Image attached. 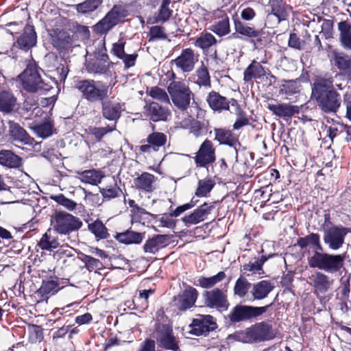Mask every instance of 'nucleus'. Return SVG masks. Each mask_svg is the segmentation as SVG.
<instances>
[{"label":"nucleus","mask_w":351,"mask_h":351,"mask_svg":"<svg viewBox=\"0 0 351 351\" xmlns=\"http://www.w3.org/2000/svg\"><path fill=\"white\" fill-rule=\"evenodd\" d=\"M333 82L332 77H319L315 80L312 88V97L326 113H336L341 104V95L335 90Z\"/></svg>","instance_id":"1"},{"label":"nucleus","mask_w":351,"mask_h":351,"mask_svg":"<svg viewBox=\"0 0 351 351\" xmlns=\"http://www.w3.org/2000/svg\"><path fill=\"white\" fill-rule=\"evenodd\" d=\"M155 330V338L159 348L172 351L179 350V341L174 335L172 323L162 309L157 312Z\"/></svg>","instance_id":"2"},{"label":"nucleus","mask_w":351,"mask_h":351,"mask_svg":"<svg viewBox=\"0 0 351 351\" xmlns=\"http://www.w3.org/2000/svg\"><path fill=\"white\" fill-rule=\"evenodd\" d=\"M41 71L43 70L34 60L29 62L25 69L19 75L25 90L28 93L43 94L52 89V86L41 78Z\"/></svg>","instance_id":"3"},{"label":"nucleus","mask_w":351,"mask_h":351,"mask_svg":"<svg viewBox=\"0 0 351 351\" xmlns=\"http://www.w3.org/2000/svg\"><path fill=\"white\" fill-rule=\"evenodd\" d=\"M346 253L332 254L314 250L307 258L311 268H316L328 273H335L343 267Z\"/></svg>","instance_id":"4"},{"label":"nucleus","mask_w":351,"mask_h":351,"mask_svg":"<svg viewBox=\"0 0 351 351\" xmlns=\"http://www.w3.org/2000/svg\"><path fill=\"white\" fill-rule=\"evenodd\" d=\"M76 88L82 97L90 102L101 101L108 98L109 87L100 81L83 80L77 82Z\"/></svg>","instance_id":"5"},{"label":"nucleus","mask_w":351,"mask_h":351,"mask_svg":"<svg viewBox=\"0 0 351 351\" xmlns=\"http://www.w3.org/2000/svg\"><path fill=\"white\" fill-rule=\"evenodd\" d=\"M173 104L178 109L186 110L193 99V93L189 86L181 81H172L167 87Z\"/></svg>","instance_id":"6"},{"label":"nucleus","mask_w":351,"mask_h":351,"mask_svg":"<svg viewBox=\"0 0 351 351\" xmlns=\"http://www.w3.org/2000/svg\"><path fill=\"white\" fill-rule=\"evenodd\" d=\"M127 11L121 5H114L110 11L93 27V32L99 35H105L115 27L124 17Z\"/></svg>","instance_id":"7"},{"label":"nucleus","mask_w":351,"mask_h":351,"mask_svg":"<svg viewBox=\"0 0 351 351\" xmlns=\"http://www.w3.org/2000/svg\"><path fill=\"white\" fill-rule=\"evenodd\" d=\"M82 226V221L76 217L64 212H58L54 217V231L68 234L79 230Z\"/></svg>","instance_id":"8"},{"label":"nucleus","mask_w":351,"mask_h":351,"mask_svg":"<svg viewBox=\"0 0 351 351\" xmlns=\"http://www.w3.org/2000/svg\"><path fill=\"white\" fill-rule=\"evenodd\" d=\"M270 306H271V304L265 306L237 305L232 309L229 318L232 322H240L250 319L265 313Z\"/></svg>","instance_id":"9"},{"label":"nucleus","mask_w":351,"mask_h":351,"mask_svg":"<svg viewBox=\"0 0 351 351\" xmlns=\"http://www.w3.org/2000/svg\"><path fill=\"white\" fill-rule=\"evenodd\" d=\"M202 298L204 305L210 308L226 311L230 305L226 291L219 288L204 291L202 293Z\"/></svg>","instance_id":"10"},{"label":"nucleus","mask_w":351,"mask_h":351,"mask_svg":"<svg viewBox=\"0 0 351 351\" xmlns=\"http://www.w3.org/2000/svg\"><path fill=\"white\" fill-rule=\"evenodd\" d=\"M349 230L342 226H333L324 231V241L332 250L340 249Z\"/></svg>","instance_id":"11"},{"label":"nucleus","mask_w":351,"mask_h":351,"mask_svg":"<svg viewBox=\"0 0 351 351\" xmlns=\"http://www.w3.org/2000/svg\"><path fill=\"white\" fill-rule=\"evenodd\" d=\"M334 280L329 276L320 271H314L308 277V284L313 287V293L319 297L320 295L325 294L332 287Z\"/></svg>","instance_id":"12"},{"label":"nucleus","mask_w":351,"mask_h":351,"mask_svg":"<svg viewBox=\"0 0 351 351\" xmlns=\"http://www.w3.org/2000/svg\"><path fill=\"white\" fill-rule=\"evenodd\" d=\"M191 333L197 336L207 335L209 332L215 330L217 324L214 317L210 315H199L190 325Z\"/></svg>","instance_id":"13"},{"label":"nucleus","mask_w":351,"mask_h":351,"mask_svg":"<svg viewBox=\"0 0 351 351\" xmlns=\"http://www.w3.org/2000/svg\"><path fill=\"white\" fill-rule=\"evenodd\" d=\"M197 297L198 292L196 289L188 287L173 298V305L179 311H186L195 306Z\"/></svg>","instance_id":"14"},{"label":"nucleus","mask_w":351,"mask_h":351,"mask_svg":"<svg viewBox=\"0 0 351 351\" xmlns=\"http://www.w3.org/2000/svg\"><path fill=\"white\" fill-rule=\"evenodd\" d=\"M197 61L198 56L190 48L183 49L180 55L172 60L177 68L184 73L192 71Z\"/></svg>","instance_id":"15"},{"label":"nucleus","mask_w":351,"mask_h":351,"mask_svg":"<svg viewBox=\"0 0 351 351\" xmlns=\"http://www.w3.org/2000/svg\"><path fill=\"white\" fill-rule=\"evenodd\" d=\"M206 101L209 107L214 111L221 112L223 110H229V106L238 107V102L234 99H228L216 91H211L206 97Z\"/></svg>","instance_id":"16"},{"label":"nucleus","mask_w":351,"mask_h":351,"mask_svg":"<svg viewBox=\"0 0 351 351\" xmlns=\"http://www.w3.org/2000/svg\"><path fill=\"white\" fill-rule=\"evenodd\" d=\"M215 202L204 203L197 209L194 210L193 213L189 215H185L182 219V221L186 226L197 224L204 221L208 215L211 213L214 208Z\"/></svg>","instance_id":"17"},{"label":"nucleus","mask_w":351,"mask_h":351,"mask_svg":"<svg viewBox=\"0 0 351 351\" xmlns=\"http://www.w3.org/2000/svg\"><path fill=\"white\" fill-rule=\"evenodd\" d=\"M197 166L205 167L215 160V149L213 143L206 140L201 145L195 158Z\"/></svg>","instance_id":"18"},{"label":"nucleus","mask_w":351,"mask_h":351,"mask_svg":"<svg viewBox=\"0 0 351 351\" xmlns=\"http://www.w3.org/2000/svg\"><path fill=\"white\" fill-rule=\"evenodd\" d=\"M270 330V326L265 322L257 324L246 330V341L254 343L269 339Z\"/></svg>","instance_id":"19"},{"label":"nucleus","mask_w":351,"mask_h":351,"mask_svg":"<svg viewBox=\"0 0 351 351\" xmlns=\"http://www.w3.org/2000/svg\"><path fill=\"white\" fill-rule=\"evenodd\" d=\"M8 135L10 140L20 143L23 145L32 144L33 139L30 137L26 130L18 123L12 120H9L8 121Z\"/></svg>","instance_id":"20"},{"label":"nucleus","mask_w":351,"mask_h":351,"mask_svg":"<svg viewBox=\"0 0 351 351\" xmlns=\"http://www.w3.org/2000/svg\"><path fill=\"white\" fill-rule=\"evenodd\" d=\"M101 101L102 116L109 121H117L124 110L123 105L119 101L111 99H104Z\"/></svg>","instance_id":"21"},{"label":"nucleus","mask_w":351,"mask_h":351,"mask_svg":"<svg viewBox=\"0 0 351 351\" xmlns=\"http://www.w3.org/2000/svg\"><path fill=\"white\" fill-rule=\"evenodd\" d=\"M234 27L235 33L231 35V37L237 38V34L248 38H256L258 42L262 40L260 37L263 34V29L255 28L254 26H250L241 21L239 19L234 20Z\"/></svg>","instance_id":"22"},{"label":"nucleus","mask_w":351,"mask_h":351,"mask_svg":"<svg viewBox=\"0 0 351 351\" xmlns=\"http://www.w3.org/2000/svg\"><path fill=\"white\" fill-rule=\"evenodd\" d=\"M37 43V35L32 25H26L23 33L16 40V45L21 49L27 51L34 47Z\"/></svg>","instance_id":"23"},{"label":"nucleus","mask_w":351,"mask_h":351,"mask_svg":"<svg viewBox=\"0 0 351 351\" xmlns=\"http://www.w3.org/2000/svg\"><path fill=\"white\" fill-rule=\"evenodd\" d=\"M267 108L274 114L285 119L291 118L294 114L299 113L300 111L298 106L285 103H269Z\"/></svg>","instance_id":"24"},{"label":"nucleus","mask_w":351,"mask_h":351,"mask_svg":"<svg viewBox=\"0 0 351 351\" xmlns=\"http://www.w3.org/2000/svg\"><path fill=\"white\" fill-rule=\"evenodd\" d=\"M197 202V201H194L193 198H192L190 202L177 207L176 209H175L171 214H163L160 218L159 226L169 228H173L176 225V223L175 221L172 219V217H178L184 211L194 207Z\"/></svg>","instance_id":"25"},{"label":"nucleus","mask_w":351,"mask_h":351,"mask_svg":"<svg viewBox=\"0 0 351 351\" xmlns=\"http://www.w3.org/2000/svg\"><path fill=\"white\" fill-rule=\"evenodd\" d=\"M274 288V286L272 283L266 280L253 284L250 291L252 297L249 298V300H260L265 299Z\"/></svg>","instance_id":"26"},{"label":"nucleus","mask_w":351,"mask_h":351,"mask_svg":"<svg viewBox=\"0 0 351 351\" xmlns=\"http://www.w3.org/2000/svg\"><path fill=\"white\" fill-rule=\"evenodd\" d=\"M332 54L335 65L351 79V56L337 50H334Z\"/></svg>","instance_id":"27"},{"label":"nucleus","mask_w":351,"mask_h":351,"mask_svg":"<svg viewBox=\"0 0 351 351\" xmlns=\"http://www.w3.org/2000/svg\"><path fill=\"white\" fill-rule=\"evenodd\" d=\"M337 29L341 46L346 50L351 51V22L348 20L339 22Z\"/></svg>","instance_id":"28"},{"label":"nucleus","mask_w":351,"mask_h":351,"mask_svg":"<svg viewBox=\"0 0 351 351\" xmlns=\"http://www.w3.org/2000/svg\"><path fill=\"white\" fill-rule=\"evenodd\" d=\"M17 99L11 90L0 91V112L3 114L11 113L16 107Z\"/></svg>","instance_id":"29"},{"label":"nucleus","mask_w":351,"mask_h":351,"mask_svg":"<svg viewBox=\"0 0 351 351\" xmlns=\"http://www.w3.org/2000/svg\"><path fill=\"white\" fill-rule=\"evenodd\" d=\"M0 165L10 169L22 166V158L13 152L7 149L0 151Z\"/></svg>","instance_id":"30"},{"label":"nucleus","mask_w":351,"mask_h":351,"mask_svg":"<svg viewBox=\"0 0 351 351\" xmlns=\"http://www.w3.org/2000/svg\"><path fill=\"white\" fill-rule=\"evenodd\" d=\"M266 71L265 68L255 60L245 69L243 80L245 82H251L252 79L261 78L265 76Z\"/></svg>","instance_id":"31"},{"label":"nucleus","mask_w":351,"mask_h":351,"mask_svg":"<svg viewBox=\"0 0 351 351\" xmlns=\"http://www.w3.org/2000/svg\"><path fill=\"white\" fill-rule=\"evenodd\" d=\"M215 140L218 141L220 144L228 145L234 148L236 154H237L236 145L239 144L238 139L235 138L232 132L229 130L226 129H215Z\"/></svg>","instance_id":"32"},{"label":"nucleus","mask_w":351,"mask_h":351,"mask_svg":"<svg viewBox=\"0 0 351 351\" xmlns=\"http://www.w3.org/2000/svg\"><path fill=\"white\" fill-rule=\"evenodd\" d=\"M38 246L43 250L51 251L59 247L60 243L54 232L49 229L38 242Z\"/></svg>","instance_id":"33"},{"label":"nucleus","mask_w":351,"mask_h":351,"mask_svg":"<svg viewBox=\"0 0 351 351\" xmlns=\"http://www.w3.org/2000/svg\"><path fill=\"white\" fill-rule=\"evenodd\" d=\"M210 30L219 36H224L230 32V19L227 14L218 18V20L210 27Z\"/></svg>","instance_id":"34"},{"label":"nucleus","mask_w":351,"mask_h":351,"mask_svg":"<svg viewBox=\"0 0 351 351\" xmlns=\"http://www.w3.org/2000/svg\"><path fill=\"white\" fill-rule=\"evenodd\" d=\"M269 4L271 9V14L278 18V23L286 20L289 7L283 2V0H269Z\"/></svg>","instance_id":"35"},{"label":"nucleus","mask_w":351,"mask_h":351,"mask_svg":"<svg viewBox=\"0 0 351 351\" xmlns=\"http://www.w3.org/2000/svg\"><path fill=\"white\" fill-rule=\"evenodd\" d=\"M252 285L244 277H239L235 282L233 292L234 295L239 298H247L249 300Z\"/></svg>","instance_id":"36"},{"label":"nucleus","mask_w":351,"mask_h":351,"mask_svg":"<svg viewBox=\"0 0 351 351\" xmlns=\"http://www.w3.org/2000/svg\"><path fill=\"white\" fill-rule=\"evenodd\" d=\"M297 245L301 249L306 248L307 246H311L315 247V250H323V247L320 242V236L317 233H311L304 237L298 238Z\"/></svg>","instance_id":"37"},{"label":"nucleus","mask_w":351,"mask_h":351,"mask_svg":"<svg viewBox=\"0 0 351 351\" xmlns=\"http://www.w3.org/2000/svg\"><path fill=\"white\" fill-rule=\"evenodd\" d=\"M58 284L55 280L43 281L41 287L37 291L38 295L40 296V300H47L48 298L54 295L58 291Z\"/></svg>","instance_id":"38"},{"label":"nucleus","mask_w":351,"mask_h":351,"mask_svg":"<svg viewBox=\"0 0 351 351\" xmlns=\"http://www.w3.org/2000/svg\"><path fill=\"white\" fill-rule=\"evenodd\" d=\"M104 174L102 171L95 169L86 170L80 173L82 182L92 185H97L101 182Z\"/></svg>","instance_id":"39"},{"label":"nucleus","mask_w":351,"mask_h":351,"mask_svg":"<svg viewBox=\"0 0 351 351\" xmlns=\"http://www.w3.org/2000/svg\"><path fill=\"white\" fill-rule=\"evenodd\" d=\"M226 277L224 271H219L211 277L201 276L198 278V283L200 287L204 289H210L219 282L223 281Z\"/></svg>","instance_id":"40"},{"label":"nucleus","mask_w":351,"mask_h":351,"mask_svg":"<svg viewBox=\"0 0 351 351\" xmlns=\"http://www.w3.org/2000/svg\"><path fill=\"white\" fill-rule=\"evenodd\" d=\"M116 239L120 243L125 244L140 243L143 240L141 234L127 230L123 232L117 234Z\"/></svg>","instance_id":"41"},{"label":"nucleus","mask_w":351,"mask_h":351,"mask_svg":"<svg viewBox=\"0 0 351 351\" xmlns=\"http://www.w3.org/2000/svg\"><path fill=\"white\" fill-rule=\"evenodd\" d=\"M154 177L148 173H143L134 180V184L138 189L146 192L152 191Z\"/></svg>","instance_id":"42"},{"label":"nucleus","mask_w":351,"mask_h":351,"mask_svg":"<svg viewBox=\"0 0 351 351\" xmlns=\"http://www.w3.org/2000/svg\"><path fill=\"white\" fill-rule=\"evenodd\" d=\"M88 230L95 235L97 240L107 239L109 237L108 230L100 220H95L88 226Z\"/></svg>","instance_id":"43"},{"label":"nucleus","mask_w":351,"mask_h":351,"mask_svg":"<svg viewBox=\"0 0 351 351\" xmlns=\"http://www.w3.org/2000/svg\"><path fill=\"white\" fill-rule=\"evenodd\" d=\"M86 70L90 73L104 74L108 71V65L106 62L101 60H93L87 63Z\"/></svg>","instance_id":"44"},{"label":"nucleus","mask_w":351,"mask_h":351,"mask_svg":"<svg viewBox=\"0 0 351 351\" xmlns=\"http://www.w3.org/2000/svg\"><path fill=\"white\" fill-rule=\"evenodd\" d=\"M101 4L100 0H86L75 5L74 7L78 13L84 14L95 11Z\"/></svg>","instance_id":"45"},{"label":"nucleus","mask_w":351,"mask_h":351,"mask_svg":"<svg viewBox=\"0 0 351 351\" xmlns=\"http://www.w3.org/2000/svg\"><path fill=\"white\" fill-rule=\"evenodd\" d=\"M265 261L266 258L263 257L261 259L256 260L254 263L250 262L249 263L245 264L243 265L241 271L243 274L247 276H250L247 272L261 274L263 270L262 266Z\"/></svg>","instance_id":"46"},{"label":"nucleus","mask_w":351,"mask_h":351,"mask_svg":"<svg viewBox=\"0 0 351 351\" xmlns=\"http://www.w3.org/2000/svg\"><path fill=\"white\" fill-rule=\"evenodd\" d=\"M217 43L216 38L210 33H205L198 37L195 41V46L201 49H208Z\"/></svg>","instance_id":"47"},{"label":"nucleus","mask_w":351,"mask_h":351,"mask_svg":"<svg viewBox=\"0 0 351 351\" xmlns=\"http://www.w3.org/2000/svg\"><path fill=\"white\" fill-rule=\"evenodd\" d=\"M300 80H282L280 92L286 95H293L299 91Z\"/></svg>","instance_id":"48"},{"label":"nucleus","mask_w":351,"mask_h":351,"mask_svg":"<svg viewBox=\"0 0 351 351\" xmlns=\"http://www.w3.org/2000/svg\"><path fill=\"white\" fill-rule=\"evenodd\" d=\"M215 186V182L210 179H203L198 182V187L195 195L198 197L206 196Z\"/></svg>","instance_id":"49"},{"label":"nucleus","mask_w":351,"mask_h":351,"mask_svg":"<svg viewBox=\"0 0 351 351\" xmlns=\"http://www.w3.org/2000/svg\"><path fill=\"white\" fill-rule=\"evenodd\" d=\"M53 124L50 121H45L34 127V132L43 138L50 136L53 133Z\"/></svg>","instance_id":"50"},{"label":"nucleus","mask_w":351,"mask_h":351,"mask_svg":"<svg viewBox=\"0 0 351 351\" xmlns=\"http://www.w3.org/2000/svg\"><path fill=\"white\" fill-rule=\"evenodd\" d=\"M21 110L26 112L37 110L36 113L39 112L41 109L38 107V98L35 96L25 97Z\"/></svg>","instance_id":"51"},{"label":"nucleus","mask_w":351,"mask_h":351,"mask_svg":"<svg viewBox=\"0 0 351 351\" xmlns=\"http://www.w3.org/2000/svg\"><path fill=\"white\" fill-rule=\"evenodd\" d=\"M80 258L85 263L86 268L90 271L99 269L102 267L101 261L90 256L81 253Z\"/></svg>","instance_id":"52"},{"label":"nucleus","mask_w":351,"mask_h":351,"mask_svg":"<svg viewBox=\"0 0 351 351\" xmlns=\"http://www.w3.org/2000/svg\"><path fill=\"white\" fill-rule=\"evenodd\" d=\"M197 83L199 86H210V80L207 69L202 66L196 71Z\"/></svg>","instance_id":"53"},{"label":"nucleus","mask_w":351,"mask_h":351,"mask_svg":"<svg viewBox=\"0 0 351 351\" xmlns=\"http://www.w3.org/2000/svg\"><path fill=\"white\" fill-rule=\"evenodd\" d=\"M318 21L322 22V32L324 35L325 38L326 39L332 38L333 35V21L319 17Z\"/></svg>","instance_id":"54"},{"label":"nucleus","mask_w":351,"mask_h":351,"mask_svg":"<svg viewBox=\"0 0 351 351\" xmlns=\"http://www.w3.org/2000/svg\"><path fill=\"white\" fill-rule=\"evenodd\" d=\"M58 204L64 206L69 210H73L77 206V204L72 199H68L64 195L60 194L51 197Z\"/></svg>","instance_id":"55"},{"label":"nucleus","mask_w":351,"mask_h":351,"mask_svg":"<svg viewBox=\"0 0 351 351\" xmlns=\"http://www.w3.org/2000/svg\"><path fill=\"white\" fill-rule=\"evenodd\" d=\"M237 109V118L236 121L234 122L233 125V129L235 130H238L240 128H243V126L247 125L250 124L249 119L245 117L244 112L239 107V105L238 104V107H235Z\"/></svg>","instance_id":"56"},{"label":"nucleus","mask_w":351,"mask_h":351,"mask_svg":"<svg viewBox=\"0 0 351 351\" xmlns=\"http://www.w3.org/2000/svg\"><path fill=\"white\" fill-rule=\"evenodd\" d=\"M169 106H161L158 103L155 102V121H166L170 116V112L167 107Z\"/></svg>","instance_id":"57"},{"label":"nucleus","mask_w":351,"mask_h":351,"mask_svg":"<svg viewBox=\"0 0 351 351\" xmlns=\"http://www.w3.org/2000/svg\"><path fill=\"white\" fill-rule=\"evenodd\" d=\"M169 5H162L159 9L158 14L155 17V23L165 22L172 14V10L169 9Z\"/></svg>","instance_id":"58"},{"label":"nucleus","mask_w":351,"mask_h":351,"mask_svg":"<svg viewBox=\"0 0 351 351\" xmlns=\"http://www.w3.org/2000/svg\"><path fill=\"white\" fill-rule=\"evenodd\" d=\"M115 129V125L111 127L93 128L90 129V133L94 135L97 139L100 140L105 134L114 131Z\"/></svg>","instance_id":"59"},{"label":"nucleus","mask_w":351,"mask_h":351,"mask_svg":"<svg viewBox=\"0 0 351 351\" xmlns=\"http://www.w3.org/2000/svg\"><path fill=\"white\" fill-rule=\"evenodd\" d=\"M164 75H160L159 84L162 86H166L167 84L175 78V74L173 71L167 69L166 71L162 70Z\"/></svg>","instance_id":"60"},{"label":"nucleus","mask_w":351,"mask_h":351,"mask_svg":"<svg viewBox=\"0 0 351 351\" xmlns=\"http://www.w3.org/2000/svg\"><path fill=\"white\" fill-rule=\"evenodd\" d=\"M125 44V41L119 40L117 43H114L112 45V51L113 54L119 58H121L125 54L124 51Z\"/></svg>","instance_id":"61"},{"label":"nucleus","mask_w":351,"mask_h":351,"mask_svg":"<svg viewBox=\"0 0 351 351\" xmlns=\"http://www.w3.org/2000/svg\"><path fill=\"white\" fill-rule=\"evenodd\" d=\"M155 99H157L166 106H169V99L167 93L162 88L155 86Z\"/></svg>","instance_id":"62"},{"label":"nucleus","mask_w":351,"mask_h":351,"mask_svg":"<svg viewBox=\"0 0 351 351\" xmlns=\"http://www.w3.org/2000/svg\"><path fill=\"white\" fill-rule=\"evenodd\" d=\"M256 16V13L255 10L250 7L245 8L241 12V18L245 21L253 20Z\"/></svg>","instance_id":"63"},{"label":"nucleus","mask_w":351,"mask_h":351,"mask_svg":"<svg viewBox=\"0 0 351 351\" xmlns=\"http://www.w3.org/2000/svg\"><path fill=\"white\" fill-rule=\"evenodd\" d=\"M302 41L296 34L292 33L289 36L288 45L290 47L300 49L302 47Z\"/></svg>","instance_id":"64"}]
</instances>
